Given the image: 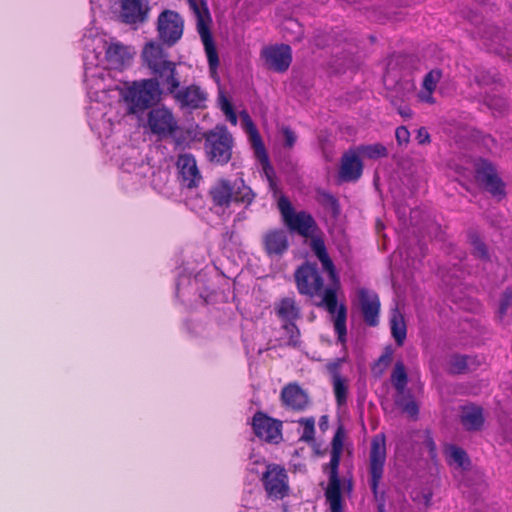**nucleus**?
<instances>
[{
	"label": "nucleus",
	"instance_id": "obj_1",
	"mask_svg": "<svg viewBox=\"0 0 512 512\" xmlns=\"http://www.w3.org/2000/svg\"><path fill=\"white\" fill-rule=\"evenodd\" d=\"M208 197L216 210H226L232 203L250 206L256 197L242 177L233 182L225 177L217 178L208 189Z\"/></svg>",
	"mask_w": 512,
	"mask_h": 512
},
{
	"label": "nucleus",
	"instance_id": "obj_2",
	"mask_svg": "<svg viewBox=\"0 0 512 512\" xmlns=\"http://www.w3.org/2000/svg\"><path fill=\"white\" fill-rule=\"evenodd\" d=\"M162 91L149 79L129 83L121 90V97L127 104L129 114H137L152 107L160 100Z\"/></svg>",
	"mask_w": 512,
	"mask_h": 512
},
{
	"label": "nucleus",
	"instance_id": "obj_3",
	"mask_svg": "<svg viewBox=\"0 0 512 512\" xmlns=\"http://www.w3.org/2000/svg\"><path fill=\"white\" fill-rule=\"evenodd\" d=\"M190 9L193 11L197 21V32L201 37L204 45L209 70L212 74H215L219 66V57L217 48L214 44L210 25L212 18L210 15L209 8L206 1L204 0H187Z\"/></svg>",
	"mask_w": 512,
	"mask_h": 512
},
{
	"label": "nucleus",
	"instance_id": "obj_4",
	"mask_svg": "<svg viewBox=\"0 0 512 512\" xmlns=\"http://www.w3.org/2000/svg\"><path fill=\"white\" fill-rule=\"evenodd\" d=\"M203 139L206 156L210 162L223 166L230 161L234 141L225 126H216L203 133Z\"/></svg>",
	"mask_w": 512,
	"mask_h": 512
},
{
	"label": "nucleus",
	"instance_id": "obj_5",
	"mask_svg": "<svg viewBox=\"0 0 512 512\" xmlns=\"http://www.w3.org/2000/svg\"><path fill=\"white\" fill-rule=\"evenodd\" d=\"M278 208L283 222L290 232L297 233L306 239L315 233H320V228L313 216L306 211L295 212L288 198L280 197Z\"/></svg>",
	"mask_w": 512,
	"mask_h": 512
},
{
	"label": "nucleus",
	"instance_id": "obj_6",
	"mask_svg": "<svg viewBox=\"0 0 512 512\" xmlns=\"http://www.w3.org/2000/svg\"><path fill=\"white\" fill-rule=\"evenodd\" d=\"M156 31L161 44L173 47L183 36L184 19L177 11L165 9L158 15Z\"/></svg>",
	"mask_w": 512,
	"mask_h": 512
},
{
	"label": "nucleus",
	"instance_id": "obj_7",
	"mask_svg": "<svg viewBox=\"0 0 512 512\" xmlns=\"http://www.w3.org/2000/svg\"><path fill=\"white\" fill-rule=\"evenodd\" d=\"M386 438L383 433L375 435L371 440L369 453V475L370 488L374 498L378 499V489L384 474V466L386 462Z\"/></svg>",
	"mask_w": 512,
	"mask_h": 512
},
{
	"label": "nucleus",
	"instance_id": "obj_8",
	"mask_svg": "<svg viewBox=\"0 0 512 512\" xmlns=\"http://www.w3.org/2000/svg\"><path fill=\"white\" fill-rule=\"evenodd\" d=\"M296 288L301 295L310 298L323 291L324 281L316 263L305 262L294 273Z\"/></svg>",
	"mask_w": 512,
	"mask_h": 512
},
{
	"label": "nucleus",
	"instance_id": "obj_9",
	"mask_svg": "<svg viewBox=\"0 0 512 512\" xmlns=\"http://www.w3.org/2000/svg\"><path fill=\"white\" fill-rule=\"evenodd\" d=\"M180 110L194 111L207 107L208 92L198 84L179 86L170 95Z\"/></svg>",
	"mask_w": 512,
	"mask_h": 512
},
{
	"label": "nucleus",
	"instance_id": "obj_10",
	"mask_svg": "<svg viewBox=\"0 0 512 512\" xmlns=\"http://www.w3.org/2000/svg\"><path fill=\"white\" fill-rule=\"evenodd\" d=\"M251 426L255 436L267 443L278 444L283 439L282 421L270 417L263 411H257L253 415Z\"/></svg>",
	"mask_w": 512,
	"mask_h": 512
},
{
	"label": "nucleus",
	"instance_id": "obj_11",
	"mask_svg": "<svg viewBox=\"0 0 512 512\" xmlns=\"http://www.w3.org/2000/svg\"><path fill=\"white\" fill-rule=\"evenodd\" d=\"M261 480L269 498L279 500L288 495V475L282 466L276 464L267 465Z\"/></svg>",
	"mask_w": 512,
	"mask_h": 512
},
{
	"label": "nucleus",
	"instance_id": "obj_12",
	"mask_svg": "<svg viewBox=\"0 0 512 512\" xmlns=\"http://www.w3.org/2000/svg\"><path fill=\"white\" fill-rule=\"evenodd\" d=\"M476 182L492 196L504 198L505 184L498 176L495 167L487 160H480L475 167Z\"/></svg>",
	"mask_w": 512,
	"mask_h": 512
},
{
	"label": "nucleus",
	"instance_id": "obj_13",
	"mask_svg": "<svg viewBox=\"0 0 512 512\" xmlns=\"http://www.w3.org/2000/svg\"><path fill=\"white\" fill-rule=\"evenodd\" d=\"M322 303L330 314L335 315L334 330L338 341L344 344L347 336V308L344 304L338 306L336 287H329L323 291Z\"/></svg>",
	"mask_w": 512,
	"mask_h": 512
},
{
	"label": "nucleus",
	"instance_id": "obj_14",
	"mask_svg": "<svg viewBox=\"0 0 512 512\" xmlns=\"http://www.w3.org/2000/svg\"><path fill=\"white\" fill-rule=\"evenodd\" d=\"M147 120L151 132L161 138L174 136L179 129L173 112L164 106L152 109Z\"/></svg>",
	"mask_w": 512,
	"mask_h": 512
},
{
	"label": "nucleus",
	"instance_id": "obj_15",
	"mask_svg": "<svg viewBox=\"0 0 512 512\" xmlns=\"http://www.w3.org/2000/svg\"><path fill=\"white\" fill-rule=\"evenodd\" d=\"M324 473L328 474V485L325 489V498L331 512H343L341 480L339 477V465L324 464Z\"/></svg>",
	"mask_w": 512,
	"mask_h": 512
},
{
	"label": "nucleus",
	"instance_id": "obj_16",
	"mask_svg": "<svg viewBox=\"0 0 512 512\" xmlns=\"http://www.w3.org/2000/svg\"><path fill=\"white\" fill-rule=\"evenodd\" d=\"M261 56L266 66L278 73L286 72L292 62V50L287 44L265 47Z\"/></svg>",
	"mask_w": 512,
	"mask_h": 512
},
{
	"label": "nucleus",
	"instance_id": "obj_17",
	"mask_svg": "<svg viewBox=\"0 0 512 512\" xmlns=\"http://www.w3.org/2000/svg\"><path fill=\"white\" fill-rule=\"evenodd\" d=\"M176 165L179 171L180 185L187 189L197 188L202 181V175L195 157L190 153L180 154Z\"/></svg>",
	"mask_w": 512,
	"mask_h": 512
},
{
	"label": "nucleus",
	"instance_id": "obj_18",
	"mask_svg": "<svg viewBox=\"0 0 512 512\" xmlns=\"http://www.w3.org/2000/svg\"><path fill=\"white\" fill-rule=\"evenodd\" d=\"M262 246L268 257H282L290 246L287 231L282 228L269 229L262 236Z\"/></svg>",
	"mask_w": 512,
	"mask_h": 512
},
{
	"label": "nucleus",
	"instance_id": "obj_19",
	"mask_svg": "<svg viewBox=\"0 0 512 512\" xmlns=\"http://www.w3.org/2000/svg\"><path fill=\"white\" fill-rule=\"evenodd\" d=\"M361 314L365 323L375 327L379 323L380 300L372 290L360 288L357 292Z\"/></svg>",
	"mask_w": 512,
	"mask_h": 512
},
{
	"label": "nucleus",
	"instance_id": "obj_20",
	"mask_svg": "<svg viewBox=\"0 0 512 512\" xmlns=\"http://www.w3.org/2000/svg\"><path fill=\"white\" fill-rule=\"evenodd\" d=\"M151 74L153 77L148 79L156 83L157 88L167 95H171L181 84L177 64L174 61L155 70Z\"/></svg>",
	"mask_w": 512,
	"mask_h": 512
},
{
	"label": "nucleus",
	"instance_id": "obj_21",
	"mask_svg": "<svg viewBox=\"0 0 512 512\" xmlns=\"http://www.w3.org/2000/svg\"><path fill=\"white\" fill-rule=\"evenodd\" d=\"M309 247L314 253V255L319 259L322 264L323 270L327 272L329 279L336 286L339 285L338 275L334 266L333 261L331 260L324 239L322 237V232L315 233L313 236L309 237Z\"/></svg>",
	"mask_w": 512,
	"mask_h": 512
},
{
	"label": "nucleus",
	"instance_id": "obj_22",
	"mask_svg": "<svg viewBox=\"0 0 512 512\" xmlns=\"http://www.w3.org/2000/svg\"><path fill=\"white\" fill-rule=\"evenodd\" d=\"M282 405L293 411H304L309 405V396L297 383H288L280 394Z\"/></svg>",
	"mask_w": 512,
	"mask_h": 512
},
{
	"label": "nucleus",
	"instance_id": "obj_23",
	"mask_svg": "<svg viewBox=\"0 0 512 512\" xmlns=\"http://www.w3.org/2000/svg\"><path fill=\"white\" fill-rule=\"evenodd\" d=\"M141 57L143 64L151 73L171 62L168 52L163 48V44L155 41H150L144 45Z\"/></svg>",
	"mask_w": 512,
	"mask_h": 512
},
{
	"label": "nucleus",
	"instance_id": "obj_24",
	"mask_svg": "<svg viewBox=\"0 0 512 512\" xmlns=\"http://www.w3.org/2000/svg\"><path fill=\"white\" fill-rule=\"evenodd\" d=\"M363 173V163L359 155L352 150L345 152L341 157L339 178L343 182H355Z\"/></svg>",
	"mask_w": 512,
	"mask_h": 512
},
{
	"label": "nucleus",
	"instance_id": "obj_25",
	"mask_svg": "<svg viewBox=\"0 0 512 512\" xmlns=\"http://www.w3.org/2000/svg\"><path fill=\"white\" fill-rule=\"evenodd\" d=\"M149 11L150 7L147 0H122L121 17L127 24L145 22Z\"/></svg>",
	"mask_w": 512,
	"mask_h": 512
},
{
	"label": "nucleus",
	"instance_id": "obj_26",
	"mask_svg": "<svg viewBox=\"0 0 512 512\" xmlns=\"http://www.w3.org/2000/svg\"><path fill=\"white\" fill-rule=\"evenodd\" d=\"M132 54L129 47L119 41H111L105 48V60L111 69L123 70L130 64Z\"/></svg>",
	"mask_w": 512,
	"mask_h": 512
},
{
	"label": "nucleus",
	"instance_id": "obj_27",
	"mask_svg": "<svg viewBox=\"0 0 512 512\" xmlns=\"http://www.w3.org/2000/svg\"><path fill=\"white\" fill-rule=\"evenodd\" d=\"M460 421L467 431H478L484 424L483 409L477 405L462 406Z\"/></svg>",
	"mask_w": 512,
	"mask_h": 512
},
{
	"label": "nucleus",
	"instance_id": "obj_28",
	"mask_svg": "<svg viewBox=\"0 0 512 512\" xmlns=\"http://www.w3.org/2000/svg\"><path fill=\"white\" fill-rule=\"evenodd\" d=\"M277 316L286 322L297 321L300 316V308L293 297H284L275 305Z\"/></svg>",
	"mask_w": 512,
	"mask_h": 512
},
{
	"label": "nucleus",
	"instance_id": "obj_29",
	"mask_svg": "<svg viewBox=\"0 0 512 512\" xmlns=\"http://www.w3.org/2000/svg\"><path fill=\"white\" fill-rule=\"evenodd\" d=\"M441 78L442 71L440 69H433L424 76L422 82L423 90L418 94V97L421 101L429 104H433L435 102L433 92L435 91Z\"/></svg>",
	"mask_w": 512,
	"mask_h": 512
},
{
	"label": "nucleus",
	"instance_id": "obj_30",
	"mask_svg": "<svg viewBox=\"0 0 512 512\" xmlns=\"http://www.w3.org/2000/svg\"><path fill=\"white\" fill-rule=\"evenodd\" d=\"M242 117H243V121L248 126V131L250 133V140H251V143H252V146L254 148L257 158L262 163H267L268 156H267L264 144L262 142V139H261L256 127L254 126L251 118L249 117V115L246 112L242 113Z\"/></svg>",
	"mask_w": 512,
	"mask_h": 512
},
{
	"label": "nucleus",
	"instance_id": "obj_31",
	"mask_svg": "<svg viewBox=\"0 0 512 512\" xmlns=\"http://www.w3.org/2000/svg\"><path fill=\"white\" fill-rule=\"evenodd\" d=\"M395 404L406 413L411 419L416 420L419 415V405L410 393L398 394L395 397Z\"/></svg>",
	"mask_w": 512,
	"mask_h": 512
},
{
	"label": "nucleus",
	"instance_id": "obj_32",
	"mask_svg": "<svg viewBox=\"0 0 512 512\" xmlns=\"http://www.w3.org/2000/svg\"><path fill=\"white\" fill-rule=\"evenodd\" d=\"M391 383L396 390V395L405 393L408 384V375L406 367L402 361H397L392 370Z\"/></svg>",
	"mask_w": 512,
	"mask_h": 512
},
{
	"label": "nucleus",
	"instance_id": "obj_33",
	"mask_svg": "<svg viewBox=\"0 0 512 512\" xmlns=\"http://www.w3.org/2000/svg\"><path fill=\"white\" fill-rule=\"evenodd\" d=\"M392 337L398 346H402L406 339L407 328L404 317L400 313H394L390 319Z\"/></svg>",
	"mask_w": 512,
	"mask_h": 512
},
{
	"label": "nucleus",
	"instance_id": "obj_34",
	"mask_svg": "<svg viewBox=\"0 0 512 512\" xmlns=\"http://www.w3.org/2000/svg\"><path fill=\"white\" fill-rule=\"evenodd\" d=\"M316 200L325 210L329 211L334 218H337L340 215V204L333 194L325 190H318Z\"/></svg>",
	"mask_w": 512,
	"mask_h": 512
},
{
	"label": "nucleus",
	"instance_id": "obj_35",
	"mask_svg": "<svg viewBox=\"0 0 512 512\" xmlns=\"http://www.w3.org/2000/svg\"><path fill=\"white\" fill-rule=\"evenodd\" d=\"M343 440L344 430L342 426H339L332 439V449L330 452V461L328 464L340 465L341 455L343 451Z\"/></svg>",
	"mask_w": 512,
	"mask_h": 512
},
{
	"label": "nucleus",
	"instance_id": "obj_36",
	"mask_svg": "<svg viewBox=\"0 0 512 512\" xmlns=\"http://www.w3.org/2000/svg\"><path fill=\"white\" fill-rule=\"evenodd\" d=\"M448 463H455L457 467L466 469L470 465V461L466 451L455 445H451L447 449Z\"/></svg>",
	"mask_w": 512,
	"mask_h": 512
},
{
	"label": "nucleus",
	"instance_id": "obj_37",
	"mask_svg": "<svg viewBox=\"0 0 512 512\" xmlns=\"http://www.w3.org/2000/svg\"><path fill=\"white\" fill-rule=\"evenodd\" d=\"M469 241L473 247V255L482 260L489 259V253L486 244L482 241L477 232L469 233Z\"/></svg>",
	"mask_w": 512,
	"mask_h": 512
},
{
	"label": "nucleus",
	"instance_id": "obj_38",
	"mask_svg": "<svg viewBox=\"0 0 512 512\" xmlns=\"http://www.w3.org/2000/svg\"><path fill=\"white\" fill-rule=\"evenodd\" d=\"M332 385L337 405H345L348 397L347 380L345 378H337L332 381Z\"/></svg>",
	"mask_w": 512,
	"mask_h": 512
},
{
	"label": "nucleus",
	"instance_id": "obj_39",
	"mask_svg": "<svg viewBox=\"0 0 512 512\" xmlns=\"http://www.w3.org/2000/svg\"><path fill=\"white\" fill-rule=\"evenodd\" d=\"M360 152L369 159L386 157L388 155L387 148L381 143L361 146Z\"/></svg>",
	"mask_w": 512,
	"mask_h": 512
},
{
	"label": "nucleus",
	"instance_id": "obj_40",
	"mask_svg": "<svg viewBox=\"0 0 512 512\" xmlns=\"http://www.w3.org/2000/svg\"><path fill=\"white\" fill-rule=\"evenodd\" d=\"M468 369V357L463 355H454L450 359L449 371L452 374H461Z\"/></svg>",
	"mask_w": 512,
	"mask_h": 512
},
{
	"label": "nucleus",
	"instance_id": "obj_41",
	"mask_svg": "<svg viewBox=\"0 0 512 512\" xmlns=\"http://www.w3.org/2000/svg\"><path fill=\"white\" fill-rule=\"evenodd\" d=\"M299 423L303 425V433L300 437V440L305 442H310L314 440L315 435V419L313 417L310 418H302L299 420Z\"/></svg>",
	"mask_w": 512,
	"mask_h": 512
},
{
	"label": "nucleus",
	"instance_id": "obj_42",
	"mask_svg": "<svg viewBox=\"0 0 512 512\" xmlns=\"http://www.w3.org/2000/svg\"><path fill=\"white\" fill-rule=\"evenodd\" d=\"M282 328L289 335L288 344L296 347L299 345L300 330L296 325V321L286 322L282 325Z\"/></svg>",
	"mask_w": 512,
	"mask_h": 512
},
{
	"label": "nucleus",
	"instance_id": "obj_43",
	"mask_svg": "<svg viewBox=\"0 0 512 512\" xmlns=\"http://www.w3.org/2000/svg\"><path fill=\"white\" fill-rule=\"evenodd\" d=\"M392 354V349L390 347H387L385 349V352L379 357V359L375 363L373 371L376 372V370L379 368L378 374L381 375L384 372V370L390 365L392 361Z\"/></svg>",
	"mask_w": 512,
	"mask_h": 512
},
{
	"label": "nucleus",
	"instance_id": "obj_44",
	"mask_svg": "<svg viewBox=\"0 0 512 512\" xmlns=\"http://www.w3.org/2000/svg\"><path fill=\"white\" fill-rule=\"evenodd\" d=\"M344 362V359L342 358H336L332 361H329L326 365V371L329 373V375L333 380H336L337 378H343L340 374L341 366Z\"/></svg>",
	"mask_w": 512,
	"mask_h": 512
},
{
	"label": "nucleus",
	"instance_id": "obj_45",
	"mask_svg": "<svg viewBox=\"0 0 512 512\" xmlns=\"http://www.w3.org/2000/svg\"><path fill=\"white\" fill-rule=\"evenodd\" d=\"M511 303H512V289L507 288L503 292L501 299H500L499 310H498V314H499L500 318H503L506 315L507 310L510 307Z\"/></svg>",
	"mask_w": 512,
	"mask_h": 512
},
{
	"label": "nucleus",
	"instance_id": "obj_46",
	"mask_svg": "<svg viewBox=\"0 0 512 512\" xmlns=\"http://www.w3.org/2000/svg\"><path fill=\"white\" fill-rule=\"evenodd\" d=\"M281 132L284 138V146L292 148L297 141L296 133L289 126H283Z\"/></svg>",
	"mask_w": 512,
	"mask_h": 512
},
{
	"label": "nucleus",
	"instance_id": "obj_47",
	"mask_svg": "<svg viewBox=\"0 0 512 512\" xmlns=\"http://www.w3.org/2000/svg\"><path fill=\"white\" fill-rule=\"evenodd\" d=\"M395 138L398 145H407L410 141V132L405 126H399L395 131Z\"/></svg>",
	"mask_w": 512,
	"mask_h": 512
},
{
	"label": "nucleus",
	"instance_id": "obj_48",
	"mask_svg": "<svg viewBox=\"0 0 512 512\" xmlns=\"http://www.w3.org/2000/svg\"><path fill=\"white\" fill-rule=\"evenodd\" d=\"M416 139H417L419 144H428V143H430V135H429L428 131L424 127H421V128L418 129L417 135H416Z\"/></svg>",
	"mask_w": 512,
	"mask_h": 512
},
{
	"label": "nucleus",
	"instance_id": "obj_49",
	"mask_svg": "<svg viewBox=\"0 0 512 512\" xmlns=\"http://www.w3.org/2000/svg\"><path fill=\"white\" fill-rule=\"evenodd\" d=\"M484 38L491 43L488 44L490 48H493V44L500 43L502 40V33L500 31H495L493 34H485Z\"/></svg>",
	"mask_w": 512,
	"mask_h": 512
},
{
	"label": "nucleus",
	"instance_id": "obj_50",
	"mask_svg": "<svg viewBox=\"0 0 512 512\" xmlns=\"http://www.w3.org/2000/svg\"><path fill=\"white\" fill-rule=\"evenodd\" d=\"M397 111L404 118H411L413 115L412 110L408 106H400L397 108Z\"/></svg>",
	"mask_w": 512,
	"mask_h": 512
},
{
	"label": "nucleus",
	"instance_id": "obj_51",
	"mask_svg": "<svg viewBox=\"0 0 512 512\" xmlns=\"http://www.w3.org/2000/svg\"><path fill=\"white\" fill-rule=\"evenodd\" d=\"M224 114L226 115L227 120L232 125H236L237 124V115H236V113H235L233 108L230 109L229 111L224 112Z\"/></svg>",
	"mask_w": 512,
	"mask_h": 512
},
{
	"label": "nucleus",
	"instance_id": "obj_52",
	"mask_svg": "<svg viewBox=\"0 0 512 512\" xmlns=\"http://www.w3.org/2000/svg\"><path fill=\"white\" fill-rule=\"evenodd\" d=\"M220 104H221V110L223 111V113L226 111H229L230 109L233 108L231 102L225 97L221 98Z\"/></svg>",
	"mask_w": 512,
	"mask_h": 512
},
{
	"label": "nucleus",
	"instance_id": "obj_53",
	"mask_svg": "<svg viewBox=\"0 0 512 512\" xmlns=\"http://www.w3.org/2000/svg\"><path fill=\"white\" fill-rule=\"evenodd\" d=\"M426 443H427V446L430 449V452L431 453L435 452L436 445H435V442L433 441V439L431 437L427 438Z\"/></svg>",
	"mask_w": 512,
	"mask_h": 512
},
{
	"label": "nucleus",
	"instance_id": "obj_54",
	"mask_svg": "<svg viewBox=\"0 0 512 512\" xmlns=\"http://www.w3.org/2000/svg\"><path fill=\"white\" fill-rule=\"evenodd\" d=\"M344 485H345L346 490H347L348 492H350V491L352 490V488H353V481H352V479L347 480V481L344 483Z\"/></svg>",
	"mask_w": 512,
	"mask_h": 512
},
{
	"label": "nucleus",
	"instance_id": "obj_55",
	"mask_svg": "<svg viewBox=\"0 0 512 512\" xmlns=\"http://www.w3.org/2000/svg\"><path fill=\"white\" fill-rule=\"evenodd\" d=\"M378 512H386L385 504L383 501L379 502L377 505Z\"/></svg>",
	"mask_w": 512,
	"mask_h": 512
},
{
	"label": "nucleus",
	"instance_id": "obj_56",
	"mask_svg": "<svg viewBox=\"0 0 512 512\" xmlns=\"http://www.w3.org/2000/svg\"><path fill=\"white\" fill-rule=\"evenodd\" d=\"M175 143H176L177 145H180V144H181V141H180L178 138H175Z\"/></svg>",
	"mask_w": 512,
	"mask_h": 512
}]
</instances>
